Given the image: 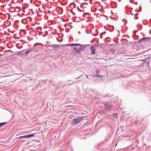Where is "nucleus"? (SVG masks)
Segmentation results:
<instances>
[{
	"label": "nucleus",
	"mask_w": 151,
	"mask_h": 151,
	"mask_svg": "<svg viewBox=\"0 0 151 151\" xmlns=\"http://www.w3.org/2000/svg\"><path fill=\"white\" fill-rule=\"evenodd\" d=\"M73 49L76 53L79 54L81 52L82 47L81 46H80L79 47H74Z\"/></svg>",
	"instance_id": "2"
},
{
	"label": "nucleus",
	"mask_w": 151,
	"mask_h": 151,
	"mask_svg": "<svg viewBox=\"0 0 151 151\" xmlns=\"http://www.w3.org/2000/svg\"><path fill=\"white\" fill-rule=\"evenodd\" d=\"M80 44H68L67 45L69 46H78L80 45Z\"/></svg>",
	"instance_id": "7"
},
{
	"label": "nucleus",
	"mask_w": 151,
	"mask_h": 151,
	"mask_svg": "<svg viewBox=\"0 0 151 151\" xmlns=\"http://www.w3.org/2000/svg\"><path fill=\"white\" fill-rule=\"evenodd\" d=\"M6 124V122H3L0 123V127L2 126L5 125Z\"/></svg>",
	"instance_id": "10"
},
{
	"label": "nucleus",
	"mask_w": 151,
	"mask_h": 151,
	"mask_svg": "<svg viewBox=\"0 0 151 151\" xmlns=\"http://www.w3.org/2000/svg\"><path fill=\"white\" fill-rule=\"evenodd\" d=\"M34 134H33L26 135L27 137V138L33 136L34 135Z\"/></svg>",
	"instance_id": "9"
},
{
	"label": "nucleus",
	"mask_w": 151,
	"mask_h": 151,
	"mask_svg": "<svg viewBox=\"0 0 151 151\" xmlns=\"http://www.w3.org/2000/svg\"><path fill=\"white\" fill-rule=\"evenodd\" d=\"M113 116L116 118H117L118 116V114L116 113L113 114Z\"/></svg>",
	"instance_id": "8"
},
{
	"label": "nucleus",
	"mask_w": 151,
	"mask_h": 151,
	"mask_svg": "<svg viewBox=\"0 0 151 151\" xmlns=\"http://www.w3.org/2000/svg\"><path fill=\"white\" fill-rule=\"evenodd\" d=\"M90 50L91 51V54H94L95 53V49L94 46H92L90 47Z\"/></svg>",
	"instance_id": "4"
},
{
	"label": "nucleus",
	"mask_w": 151,
	"mask_h": 151,
	"mask_svg": "<svg viewBox=\"0 0 151 151\" xmlns=\"http://www.w3.org/2000/svg\"><path fill=\"white\" fill-rule=\"evenodd\" d=\"M27 137L26 135L24 136H23L20 137H18V138H27Z\"/></svg>",
	"instance_id": "11"
},
{
	"label": "nucleus",
	"mask_w": 151,
	"mask_h": 151,
	"mask_svg": "<svg viewBox=\"0 0 151 151\" xmlns=\"http://www.w3.org/2000/svg\"><path fill=\"white\" fill-rule=\"evenodd\" d=\"M30 51H26V52H25V54H28V53H29V52H30Z\"/></svg>",
	"instance_id": "12"
},
{
	"label": "nucleus",
	"mask_w": 151,
	"mask_h": 151,
	"mask_svg": "<svg viewBox=\"0 0 151 151\" xmlns=\"http://www.w3.org/2000/svg\"><path fill=\"white\" fill-rule=\"evenodd\" d=\"M149 38H142L138 41V43H142V42H144L146 40L149 39Z\"/></svg>",
	"instance_id": "5"
},
{
	"label": "nucleus",
	"mask_w": 151,
	"mask_h": 151,
	"mask_svg": "<svg viewBox=\"0 0 151 151\" xmlns=\"http://www.w3.org/2000/svg\"><path fill=\"white\" fill-rule=\"evenodd\" d=\"M70 6L72 8H75L76 7V4L73 3H71L70 4Z\"/></svg>",
	"instance_id": "6"
},
{
	"label": "nucleus",
	"mask_w": 151,
	"mask_h": 151,
	"mask_svg": "<svg viewBox=\"0 0 151 151\" xmlns=\"http://www.w3.org/2000/svg\"><path fill=\"white\" fill-rule=\"evenodd\" d=\"M84 116H82L79 117L78 119L75 118L72 122V125H74L78 124L79 122L83 120V118Z\"/></svg>",
	"instance_id": "1"
},
{
	"label": "nucleus",
	"mask_w": 151,
	"mask_h": 151,
	"mask_svg": "<svg viewBox=\"0 0 151 151\" xmlns=\"http://www.w3.org/2000/svg\"><path fill=\"white\" fill-rule=\"evenodd\" d=\"M106 109L108 110H110L113 107V105L111 104H105L104 105Z\"/></svg>",
	"instance_id": "3"
}]
</instances>
